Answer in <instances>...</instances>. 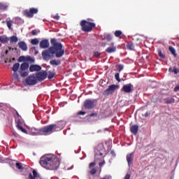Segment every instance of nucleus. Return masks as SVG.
I'll return each instance as SVG.
<instances>
[{"mask_svg": "<svg viewBox=\"0 0 179 179\" xmlns=\"http://www.w3.org/2000/svg\"><path fill=\"white\" fill-rule=\"evenodd\" d=\"M51 47L42 52V57L44 61L51 59V55H55L56 58H62L65 54V49L61 43L57 42V39L50 40Z\"/></svg>", "mask_w": 179, "mask_h": 179, "instance_id": "f257e3e1", "label": "nucleus"}, {"mask_svg": "<svg viewBox=\"0 0 179 179\" xmlns=\"http://www.w3.org/2000/svg\"><path fill=\"white\" fill-rule=\"evenodd\" d=\"M62 126L61 125V122H57V124H52L44 126L40 129L31 127L30 129V133L34 136H48V135H51V134H54V132H59V131H62Z\"/></svg>", "mask_w": 179, "mask_h": 179, "instance_id": "f03ea898", "label": "nucleus"}, {"mask_svg": "<svg viewBox=\"0 0 179 179\" xmlns=\"http://www.w3.org/2000/svg\"><path fill=\"white\" fill-rule=\"evenodd\" d=\"M39 163L46 170H57L61 162L55 156L45 155L41 157Z\"/></svg>", "mask_w": 179, "mask_h": 179, "instance_id": "7ed1b4c3", "label": "nucleus"}, {"mask_svg": "<svg viewBox=\"0 0 179 179\" xmlns=\"http://www.w3.org/2000/svg\"><path fill=\"white\" fill-rule=\"evenodd\" d=\"M29 63L23 62L22 64L15 63L12 67V71L16 73L18 71L21 78H26L29 76Z\"/></svg>", "mask_w": 179, "mask_h": 179, "instance_id": "20e7f679", "label": "nucleus"}, {"mask_svg": "<svg viewBox=\"0 0 179 179\" xmlns=\"http://www.w3.org/2000/svg\"><path fill=\"white\" fill-rule=\"evenodd\" d=\"M92 22L93 20L90 18L87 19V20H81L80 22V26L82 31H84L85 33H90V31H93V29L96 27V23Z\"/></svg>", "mask_w": 179, "mask_h": 179, "instance_id": "39448f33", "label": "nucleus"}, {"mask_svg": "<svg viewBox=\"0 0 179 179\" xmlns=\"http://www.w3.org/2000/svg\"><path fill=\"white\" fill-rule=\"evenodd\" d=\"M38 13V8H31L29 9H26L22 11L23 16L25 17H28V19H31L34 17V15H37Z\"/></svg>", "mask_w": 179, "mask_h": 179, "instance_id": "423d86ee", "label": "nucleus"}, {"mask_svg": "<svg viewBox=\"0 0 179 179\" xmlns=\"http://www.w3.org/2000/svg\"><path fill=\"white\" fill-rule=\"evenodd\" d=\"M118 87V85H110L107 90L103 91V96H110V94H114L115 92V89Z\"/></svg>", "mask_w": 179, "mask_h": 179, "instance_id": "0eeeda50", "label": "nucleus"}, {"mask_svg": "<svg viewBox=\"0 0 179 179\" xmlns=\"http://www.w3.org/2000/svg\"><path fill=\"white\" fill-rule=\"evenodd\" d=\"M94 100L86 99L84 103V107L85 110H92V108H94Z\"/></svg>", "mask_w": 179, "mask_h": 179, "instance_id": "6e6552de", "label": "nucleus"}, {"mask_svg": "<svg viewBox=\"0 0 179 179\" xmlns=\"http://www.w3.org/2000/svg\"><path fill=\"white\" fill-rule=\"evenodd\" d=\"M36 78L38 82H43L45 79H47V71H40L36 73Z\"/></svg>", "mask_w": 179, "mask_h": 179, "instance_id": "1a4fd4ad", "label": "nucleus"}, {"mask_svg": "<svg viewBox=\"0 0 179 179\" xmlns=\"http://www.w3.org/2000/svg\"><path fill=\"white\" fill-rule=\"evenodd\" d=\"M26 83L29 86H34V85H36L37 83V79L34 77V76H29L26 79Z\"/></svg>", "mask_w": 179, "mask_h": 179, "instance_id": "9d476101", "label": "nucleus"}, {"mask_svg": "<svg viewBox=\"0 0 179 179\" xmlns=\"http://www.w3.org/2000/svg\"><path fill=\"white\" fill-rule=\"evenodd\" d=\"M132 89H134V85L129 83L123 85L122 92H124V93H132Z\"/></svg>", "mask_w": 179, "mask_h": 179, "instance_id": "9b49d317", "label": "nucleus"}, {"mask_svg": "<svg viewBox=\"0 0 179 179\" xmlns=\"http://www.w3.org/2000/svg\"><path fill=\"white\" fill-rule=\"evenodd\" d=\"M163 100L164 104H174V103H176V99L173 96H168Z\"/></svg>", "mask_w": 179, "mask_h": 179, "instance_id": "f8f14e48", "label": "nucleus"}, {"mask_svg": "<svg viewBox=\"0 0 179 179\" xmlns=\"http://www.w3.org/2000/svg\"><path fill=\"white\" fill-rule=\"evenodd\" d=\"M29 71L31 72H39V71H41V66L37 64H32L29 66Z\"/></svg>", "mask_w": 179, "mask_h": 179, "instance_id": "ddd939ff", "label": "nucleus"}, {"mask_svg": "<svg viewBox=\"0 0 179 179\" xmlns=\"http://www.w3.org/2000/svg\"><path fill=\"white\" fill-rule=\"evenodd\" d=\"M40 48H48L50 47V42L48 40L44 39L40 42Z\"/></svg>", "mask_w": 179, "mask_h": 179, "instance_id": "4468645a", "label": "nucleus"}, {"mask_svg": "<svg viewBox=\"0 0 179 179\" xmlns=\"http://www.w3.org/2000/svg\"><path fill=\"white\" fill-rule=\"evenodd\" d=\"M110 45H112V47H108L106 50V52L108 54H113V52H115V51H117V47L114 45V42H113Z\"/></svg>", "mask_w": 179, "mask_h": 179, "instance_id": "2eb2a0df", "label": "nucleus"}, {"mask_svg": "<svg viewBox=\"0 0 179 179\" xmlns=\"http://www.w3.org/2000/svg\"><path fill=\"white\" fill-rule=\"evenodd\" d=\"M127 160L128 166L131 167V165L132 164V163H134V152H131L127 155Z\"/></svg>", "mask_w": 179, "mask_h": 179, "instance_id": "dca6fc26", "label": "nucleus"}, {"mask_svg": "<svg viewBox=\"0 0 179 179\" xmlns=\"http://www.w3.org/2000/svg\"><path fill=\"white\" fill-rule=\"evenodd\" d=\"M138 129H139V126H138L137 124H134L131 127L130 132H131L133 135H137Z\"/></svg>", "mask_w": 179, "mask_h": 179, "instance_id": "f3484780", "label": "nucleus"}, {"mask_svg": "<svg viewBox=\"0 0 179 179\" xmlns=\"http://www.w3.org/2000/svg\"><path fill=\"white\" fill-rule=\"evenodd\" d=\"M18 46L22 51H26L27 50V44L24 41H20L18 43Z\"/></svg>", "mask_w": 179, "mask_h": 179, "instance_id": "a211bd4d", "label": "nucleus"}, {"mask_svg": "<svg viewBox=\"0 0 179 179\" xmlns=\"http://www.w3.org/2000/svg\"><path fill=\"white\" fill-rule=\"evenodd\" d=\"M9 41V38L6 35L0 36V43L2 44H6Z\"/></svg>", "mask_w": 179, "mask_h": 179, "instance_id": "6ab92c4d", "label": "nucleus"}, {"mask_svg": "<svg viewBox=\"0 0 179 179\" xmlns=\"http://www.w3.org/2000/svg\"><path fill=\"white\" fill-rule=\"evenodd\" d=\"M50 64L52 66H58V65H61V62L60 60L53 59L50 62Z\"/></svg>", "mask_w": 179, "mask_h": 179, "instance_id": "aec40b11", "label": "nucleus"}, {"mask_svg": "<svg viewBox=\"0 0 179 179\" xmlns=\"http://www.w3.org/2000/svg\"><path fill=\"white\" fill-rule=\"evenodd\" d=\"M8 40H10V42L11 43V44L16 43H17V41H19V38L16 36H10Z\"/></svg>", "mask_w": 179, "mask_h": 179, "instance_id": "412c9836", "label": "nucleus"}, {"mask_svg": "<svg viewBox=\"0 0 179 179\" xmlns=\"http://www.w3.org/2000/svg\"><path fill=\"white\" fill-rule=\"evenodd\" d=\"M103 40H106V41H111V40H113V36L110 34H106L103 36Z\"/></svg>", "mask_w": 179, "mask_h": 179, "instance_id": "4be33fe9", "label": "nucleus"}, {"mask_svg": "<svg viewBox=\"0 0 179 179\" xmlns=\"http://www.w3.org/2000/svg\"><path fill=\"white\" fill-rule=\"evenodd\" d=\"M169 50L170 52L171 53V55H173V57L175 58H176L177 53L176 52V49L173 46H169Z\"/></svg>", "mask_w": 179, "mask_h": 179, "instance_id": "5701e85b", "label": "nucleus"}, {"mask_svg": "<svg viewBox=\"0 0 179 179\" xmlns=\"http://www.w3.org/2000/svg\"><path fill=\"white\" fill-rule=\"evenodd\" d=\"M33 175L31 173L29 174V179H36V177H37L38 173L37 171H36V170H33L32 171Z\"/></svg>", "mask_w": 179, "mask_h": 179, "instance_id": "b1692460", "label": "nucleus"}, {"mask_svg": "<svg viewBox=\"0 0 179 179\" xmlns=\"http://www.w3.org/2000/svg\"><path fill=\"white\" fill-rule=\"evenodd\" d=\"M127 50H134V48H135V45H134V43L132 42H129L127 45H126Z\"/></svg>", "mask_w": 179, "mask_h": 179, "instance_id": "393cba45", "label": "nucleus"}, {"mask_svg": "<svg viewBox=\"0 0 179 179\" xmlns=\"http://www.w3.org/2000/svg\"><path fill=\"white\" fill-rule=\"evenodd\" d=\"M6 24L9 30H11V31L13 30V28H12V24H13V21L12 20L6 21Z\"/></svg>", "mask_w": 179, "mask_h": 179, "instance_id": "a878e982", "label": "nucleus"}, {"mask_svg": "<svg viewBox=\"0 0 179 179\" xmlns=\"http://www.w3.org/2000/svg\"><path fill=\"white\" fill-rule=\"evenodd\" d=\"M15 166H16V167H17V169L18 170H24V167L23 165L22 164V163H20V162H17V163L15 164Z\"/></svg>", "mask_w": 179, "mask_h": 179, "instance_id": "bb28decb", "label": "nucleus"}, {"mask_svg": "<svg viewBox=\"0 0 179 179\" xmlns=\"http://www.w3.org/2000/svg\"><path fill=\"white\" fill-rule=\"evenodd\" d=\"M116 69L118 71V72H121L124 69L123 64H117L115 66Z\"/></svg>", "mask_w": 179, "mask_h": 179, "instance_id": "cd10ccee", "label": "nucleus"}, {"mask_svg": "<svg viewBox=\"0 0 179 179\" xmlns=\"http://www.w3.org/2000/svg\"><path fill=\"white\" fill-rule=\"evenodd\" d=\"M13 78L16 82H20V78L19 77V74L17 73H13Z\"/></svg>", "mask_w": 179, "mask_h": 179, "instance_id": "c85d7f7f", "label": "nucleus"}, {"mask_svg": "<svg viewBox=\"0 0 179 179\" xmlns=\"http://www.w3.org/2000/svg\"><path fill=\"white\" fill-rule=\"evenodd\" d=\"M0 9L1 10H6V9H8V5L0 3Z\"/></svg>", "mask_w": 179, "mask_h": 179, "instance_id": "c756f323", "label": "nucleus"}, {"mask_svg": "<svg viewBox=\"0 0 179 179\" xmlns=\"http://www.w3.org/2000/svg\"><path fill=\"white\" fill-rule=\"evenodd\" d=\"M101 157H103V152H99L95 154V159H96V160L101 159Z\"/></svg>", "mask_w": 179, "mask_h": 179, "instance_id": "7c9ffc66", "label": "nucleus"}, {"mask_svg": "<svg viewBox=\"0 0 179 179\" xmlns=\"http://www.w3.org/2000/svg\"><path fill=\"white\" fill-rule=\"evenodd\" d=\"M54 76H55V73H52L51 71L48 72V78L49 80L53 79Z\"/></svg>", "mask_w": 179, "mask_h": 179, "instance_id": "2f4dec72", "label": "nucleus"}, {"mask_svg": "<svg viewBox=\"0 0 179 179\" xmlns=\"http://www.w3.org/2000/svg\"><path fill=\"white\" fill-rule=\"evenodd\" d=\"M114 34L115 37H120L122 36V31H121L120 30H117L115 31Z\"/></svg>", "mask_w": 179, "mask_h": 179, "instance_id": "473e14b6", "label": "nucleus"}, {"mask_svg": "<svg viewBox=\"0 0 179 179\" xmlns=\"http://www.w3.org/2000/svg\"><path fill=\"white\" fill-rule=\"evenodd\" d=\"M31 43L33 45H37V44H38V39L35 38L34 39H32L31 41Z\"/></svg>", "mask_w": 179, "mask_h": 179, "instance_id": "72a5a7b5", "label": "nucleus"}, {"mask_svg": "<svg viewBox=\"0 0 179 179\" xmlns=\"http://www.w3.org/2000/svg\"><path fill=\"white\" fill-rule=\"evenodd\" d=\"M158 55L160 58H162V59H164V58H166V55H164L162 52V50H158Z\"/></svg>", "mask_w": 179, "mask_h": 179, "instance_id": "f704fd0d", "label": "nucleus"}, {"mask_svg": "<svg viewBox=\"0 0 179 179\" xmlns=\"http://www.w3.org/2000/svg\"><path fill=\"white\" fill-rule=\"evenodd\" d=\"M17 128V129H19V131H22L23 134H27V130H26V129H24L23 126H20V127Z\"/></svg>", "mask_w": 179, "mask_h": 179, "instance_id": "c9c22d12", "label": "nucleus"}, {"mask_svg": "<svg viewBox=\"0 0 179 179\" xmlns=\"http://www.w3.org/2000/svg\"><path fill=\"white\" fill-rule=\"evenodd\" d=\"M26 57L21 56L18 58V62H26Z\"/></svg>", "mask_w": 179, "mask_h": 179, "instance_id": "e433bc0d", "label": "nucleus"}, {"mask_svg": "<svg viewBox=\"0 0 179 179\" xmlns=\"http://www.w3.org/2000/svg\"><path fill=\"white\" fill-rule=\"evenodd\" d=\"M115 78L117 80V82H121V78H120V73H116L115 74Z\"/></svg>", "mask_w": 179, "mask_h": 179, "instance_id": "4c0bfd02", "label": "nucleus"}, {"mask_svg": "<svg viewBox=\"0 0 179 179\" xmlns=\"http://www.w3.org/2000/svg\"><path fill=\"white\" fill-rule=\"evenodd\" d=\"M23 123L22 122V120H18L16 122V127L17 128H19L20 127H22Z\"/></svg>", "mask_w": 179, "mask_h": 179, "instance_id": "58836bf2", "label": "nucleus"}, {"mask_svg": "<svg viewBox=\"0 0 179 179\" xmlns=\"http://www.w3.org/2000/svg\"><path fill=\"white\" fill-rule=\"evenodd\" d=\"M26 61H28L29 62H32L34 63V59H33L30 56H27L26 57Z\"/></svg>", "mask_w": 179, "mask_h": 179, "instance_id": "ea45409f", "label": "nucleus"}, {"mask_svg": "<svg viewBox=\"0 0 179 179\" xmlns=\"http://www.w3.org/2000/svg\"><path fill=\"white\" fill-rule=\"evenodd\" d=\"M100 55H101V53H100L99 52H94V57H95L96 58H100Z\"/></svg>", "mask_w": 179, "mask_h": 179, "instance_id": "a19ab883", "label": "nucleus"}, {"mask_svg": "<svg viewBox=\"0 0 179 179\" xmlns=\"http://www.w3.org/2000/svg\"><path fill=\"white\" fill-rule=\"evenodd\" d=\"M172 72H173L175 75H177L179 72V70L177 69V68L176 66H174Z\"/></svg>", "mask_w": 179, "mask_h": 179, "instance_id": "79ce46f5", "label": "nucleus"}, {"mask_svg": "<svg viewBox=\"0 0 179 179\" xmlns=\"http://www.w3.org/2000/svg\"><path fill=\"white\" fill-rule=\"evenodd\" d=\"M89 118H92V117H97V113H92L88 115Z\"/></svg>", "mask_w": 179, "mask_h": 179, "instance_id": "37998d69", "label": "nucleus"}, {"mask_svg": "<svg viewBox=\"0 0 179 179\" xmlns=\"http://www.w3.org/2000/svg\"><path fill=\"white\" fill-rule=\"evenodd\" d=\"M96 173H97V169H96V168L91 169L90 174H95Z\"/></svg>", "mask_w": 179, "mask_h": 179, "instance_id": "c03bdc74", "label": "nucleus"}, {"mask_svg": "<svg viewBox=\"0 0 179 179\" xmlns=\"http://www.w3.org/2000/svg\"><path fill=\"white\" fill-rule=\"evenodd\" d=\"M78 115H85V114H86V112L85 111H79L78 112Z\"/></svg>", "mask_w": 179, "mask_h": 179, "instance_id": "a18cd8bd", "label": "nucleus"}, {"mask_svg": "<svg viewBox=\"0 0 179 179\" xmlns=\"http://www.w3.org/2000/svg\"><path fill=\"white\" fill-rule=\"evenodd\" d=\"M96 166V162H91L90 164V169H92V167H94Z\"/></svg>", "mask_w": 179, "mask_h": 179, "instance_id": "49530a36", "label": "nucleus"}, {"mask_svg": "<svg viewBox=\"0 0 179 179\" xmlns=\"http://www.w3.org/2000/svg\"><path fill=\"white\" fill-rule=\"evenodd\" d=\"M32 36H36L37 35V31L36 29H34L31 31Z\"/></svg>", "mask_w": 179, "mask_h": 179, "instance_id": "de8ad7c7", "label": "nucleus"}, {"mask_svg": "<svg viewBox=\"0 0 179 179\" xmlns=\"http://www.w3.org/2000/svg\"><path fill=\"white\" fill-rule=\"evenodd\" d=\"M131 178V174H126L125 177H124V179H130Z\"/></svg>", "mask_w": 179, "mask_h": 179, "instance_id": "09e8293b", "label": "nucleus"}, {"mask_svg": "<svg viewBox=\"0 0 179 179\" xmlns=\"http://www.w3.org/2000/svg\"><path fill=\"white\" fill-rule=\"evenodd\" d=\"M173 92H179V85H177L176 87H175Z\"/></svg>", "mask_w": 179, "mask_h": 179, "instance_id": "8fccbe9b", "label": "nucleus"}, {"mask_svg": "<svg viewBox=\"0 0 179 179\" xmlns=\"http://www.w3.org/2000/svg\"><path fill=\"white\" fill-rule=\"evenodd\" d=\"M53 18L55 19V20H59V15H54Z\"/></svg>", "mask_w": 179, "mask_h": 179, "instance_id": "3c124183", "label": "nucleus"}, {"mask_svg": "<svg viewBox=\"0 0 179 179\" xmlns=\"http://www.w3.org/2000/svg\"><path fill=\"white\" fill-rule=\"evenodd\" d=\"M99 166L100 167L104 166V162H100V163L99 164Z\"/></svg>", "mask_w": 179, "mask_h": 179, "instance_id": "603ef678", "label": "nucleus"}, {"mask_svg": "<svg viewBox=\"0 0 179 179\" xmlns=\"http://www.w3.org/2000/svg\"><path fill=\"white\" fill-rule=\"evenodd\" d=\"M144 117H145V118L148 117H149V113H148V112L145 113L144 114Z\"/></svg>", "mask_w": 179, "mask_h": 179, "instance_id": "864d4df0", "label": "nucleus"}, {"mask_svg": "<svg viewBox=\"0 0 179 179\" xmlns=\"http://www.w3.org/2000/svg\"><path fill=\"white\" fill-rule=\"evenodd\" d=\"M169 72H173V68L170 67V68L169 69Z\"/></svg>", "mask_w": 179, "mask_h": 179, "instance_id": "5fc2aeb1", "label": "nucleus"}, {"mask_svg": "<svg viewBox=\"0 0 179 179\" xmlns=\"http://www.w3.org/2000/svg\"><path fill=\"white\" fill-rule=\"evenodd\" d=\"M155 103H157V100H156L155 101H154Z\"/></svg>", "mask_w": 179, "mask_h": 179, "instance_id": "6e6d98bb", "label": "nucleus"}, {"mask_svg": "<svg viewBox=\"0 0 179 179\" xmlns=\"http://www.w3.org/2000/svg\"><path fill=\"white\" fill-rule=\"evenodd\" d=\"M103 179H106V178H103Z\"/></svg>", "mask_w": 179, "mask_h": 179, "instance_id": "4d7b16f0", "label": "nucleus"}]
</instances>
